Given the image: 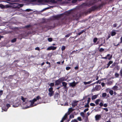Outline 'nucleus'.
I'll use <instances>...</instances> for the list:
<instances>
[{"label":"nucleus","instance_id":"nucleus-1","mask_svg":"<svg viewBox=\"0 0 122 122\" xmlns=\"http://www.w3.org/2000/svg\"><path fill=\"white\" fill-rule=\"evenodd\" d=\"M105 4L104 3L102 2L101 4H100L98 6H97L96 5L92 6L91 8L92 10L93 11H94L95 10H100L101 9V7H102Z\"/></svg>","mask_w":122,"mask_h":122},{"label":"nucleus","instance_id":"nucleus-2","mask_svg":"<svg viewBox=\"0 0 122 122\" xmlns=\"http://www.w3.org/2000/svg\"><path fill=\"white\" fill-rule=\"evenodd\" d=\"M65 15V13H64L59 15H56L53 16V18L54 19L56 20H58L59 18L61 17L63 15Z\"/></svg>","mask_w":122,"mask_h":122},{"label":"nucleus","instance_id":"nucleus-3","mask_svg":"<svg viewBox=\"0 0 122 122\" xmlns=\"http://www.w3.org/2000/svg\"><path fill=\"white\" fill-rule=\"evenodd\" d=\"M53 89V88L52 87H50L48 89V91L49 92L48 95L50 97L53 96L54 94V92Z\"/></svg>","mask_w":122,"mask_h":122},{"label":"nucleus","instance_id":"nucleus-4","mask_svg":"<svg viewBox=\"0 0 122 122\" xmlns=\"http://www.w3.org/2000/svg\"><path fill=\"white\" fill-rule=\"evenodd\" d=\"M101 0H94L93 2H90L89 3H87L86 5L87 6H91L93 5L95 3H96L98 1H101Z\"/></svg>","mask_w":122,"mask_h":122},{"label":"nucleus","instance_id":"nucleus-5","mask_svg":"<svg viewBox=\"0 0 122 122\" xmlns=\"http://www.w3.org/2000/svg\"><path fill=\"white\" fill-rule=\"evenodd\" d=\"M57 48L56 47L51 46L48 47L47 49V50H56Z\"/></svg>","mask_w":122,"mask_h":122},{"label":"nucleus","instance_id":"nucleus-6","mask_svg":"<svg viewBox=\"0 0 122 122\" xmlns=\"http://www.w3.org/2000/svg\"><path fill=\"white\" fill-rule=\"evenodd\" d=\"M101 86L100 85H97L95 87V88L94 89V90H95L97 91L100 90L101 89Z\"/></svg>","mask_w":122,"mask_h":122},{"label":"nucleus","instance_id":"nucleus-7","mask_svg":"<svg viewBox=\"0 0 122 122\" xmlns=\"http://www.w3.org/2000/svg\"><path fill=\"white\" fill-rule=\"evenodd\" d=\"M95 120L97 121H98L100 120L101 117L100 115L97 114L95 116Z\"/></svg>","mask_w":122,"mask_h":122},{"label":"nucleus","instance_id":"nucleus-8","mask_svg":"<svg viewBox=\"0 0 122 122\" xmlns=\"http://www.w3.org/2000/svg\"><path fill=\"white\" fill-rule=\"evenodd\" d=\"M77 83V82L76 83L75 81H74L70 83L69 85L70 86L73 87L75 86L76 85Z\"/></svg>","mask_w":122,"mask_h":122},{"label":"nucleus","instance_id":"nucleus-9","mask_svg":"<svg viewBox=\"0 0 122 122\" xmlns=\"http://www.w3.org/2000/svg\"><path fill=\"white\" fill-rule=\"evenodd\" d=\"M78 101H74L73 103L72 104V105L73 108L77 104Z\"/></svg>","mask_w":122,"mask_h":122},{"label":"nucleus","instance_id":"nucleus-10","mask_svg":"<svg viewBox=\"0 0 122 122\" xmlns=\"http://www.w3.org/2000/svg\"><path fill=\"white\" fill-rule=\"evenodd\" d=\"M39 99H41V98L39 96H38L36 97V98H34L32 100L35 102L37 100H39Z\"/></svg>","mask_w":122,"mask_h":122},{"label":"nucleus","instance_id":"nucleus-11","mask_svg":"<svg viewBox=\"0 0 122 122\" xmlns=\"http://www.w3.org/2000/svg\"><path fill=\"white\" fill-rule=\"evenodd\" d=\"M61 82L59 79L55 81V85L56 86H58L61 83Z\"/></svg>","mask_w":122,"mask_h":122},{"label":"nucleus","instance_id":"nucleus-12","mask_svg":"<svg viewBox=\"0 0 122 122\" xmlns=\"http://www.w3.org/2000/svg\"><path fill=\"white\" fill-rule=\"evenodd\" d=\"M62 86H64V88H66V86L67 85V83L65 82H62Z\"/></svg>","mask_w":122,"mask_h":122},{"label":"nucleus","instance_id":"nucleus-13","mask_svg":"<svg viewBox=\"0 0 122 122\" xmlns=\"http://www.w3.org/2000/svg\"><path fill=\"white\" fill-rule=\"evenodd\" d=\"M60 80L61 82L63 81H66V79L65 78V77H61L59 79Z\"/></svg>","mask_w":122,"mask_h":122},{"label":"nucleus","instance_id":"nucleus-14","mask_svg":"<svg viewBox=\"0 0 122 122\" xmlns=\"http://www.w3.org/2000/svg\"><path fill=\"white\" fill-rule=\"evenodd\" d=\"M86 31V29H84V30H83L81 31L80 32H79V33H78L77 34V35H78L80 36L81 34L83 33L84 32H85Z\"/></svg>","mask_w":122,"mask_h":122},{"label":"nucleus","instance_id":"nucleus-15","mask_svg":"<svg viewBox=\"0 0 122 122\" xmlns=\"http://www.w3.org/2000/svg\"><path fill=\"white\" fill-rule=\"evenodd\" d=\"M6 106L7 107V108L4 109V107L3 108L4 110L5 111H6L9 108L10 106V104H7L6 105Z\"/></svg>","mask_w":122,"mask_h":122},{"label":"nucleus","instance_id":"nucleus-16","mask_svg":"<svg viewBox=\"0 0 122 122\" xmlns=\"http://www.w3.org/2000/svg\"><path fill=\"white\" fill-rule=\"evenodd\" d=\"M29 102H30V106L31 107L35 106L36 105V104L34 105H33V104H34V102L32 100H30Z\"/></svg>","mask_w":122,"mask_h":122},{"label":"nucleus","instance_id":"nucleus-17","mask_svg":"<svg viewBox=\"0 0 122 122\" xmlns=\"http://www.w3.org/2000/svg\"><path fill=\"white\" fill-rule=\"evenodd\" d=\"M92 82V80H91L88 82L84 81L83 83L85 85H86L90 84Z\"/></svg>","mask_w":122,"mask_h":122},{"label":"nucleus","instance_id":"nucleus-18","mask_svg":"<svg viewBox=\"0 0 122 122\" xmlns=\"http://www.w3.org/2000/svg\"><path fill=\"white\" fill-rule=\"evenodd\" d=\"M112 55L108 54L107 55V59L109 60H110L112 58Z\"/></svg>","mask_w":122,"mask_h":122},{"label":"nucleus","instance_id":"nucleus-19","mask_svg":"<svg viewBox=\"0 0 122 122\" xmlns=\"http://www.w3.org/2000/svg\"><path fill=\"white\" fill-rule=\"evenodd\" d=\"M116 34V33L114 30H113L111 32V36H113L115 35Z\"/></svg>","mask_w":122,"mask_h":122},{"label":"nucleus","instance_id":"nucleus-20","mask_svg":"<svg viewBox=\"0 0 122 122\" xmlns=\"http://www.w3.org/2000/svg\"><path fill=\"white\" fill-rule=\"evenodd\" d=\"M100 101V99H99L96 100L95 101V103L97 105H98L99 104V102Z\"/></svg>","mask_w":122,"mask_h":122},{"label":"nucleus","instance_id":"nucleus-21","mask_svg":"<svg viewBox=\"0 0 122 122\" xmlns=\"http://www.w3.org/2000/svg\"><path fill=\"white\" fill-rule=\"evenodd\" d=\"M97 96L96 95H95L92 96V99L93 100L95 99L97 97Z\"/></svg>","mask_w":122,"mask_h":122},{"label":"nucleus","instance_id":"nucleus-22","mask_svg":"<svg viewBox=\"0 0 122 122\" xmlns=\"http://www.w3.org/2000/svg\"><path fill=\"white\" fill-rule=\"evenodd\" d=\"M113 62V61H110L107 64V68L108 67L110 64H112Z\"/></svg>","mask_w":122,"mask_h":122},{"label":"nucleus","instance_id":"nucleus-23","mask_svg":"<svg viewBox=\"0 0 122 122\" xmlns=\"http://www.w3.org/2000/svg\"><path fill=\"white\" fill-rule=\"evenodd\" d=\"M118 88L117 86H115L113 87L112 89L114 90H117Z\"/></svg>","mask_w":122,"mask_h":122},{"label":"nucleus","instance_id":"nucleus-24","mask_svg":"<svg viewBox=\"0 0 122 122\" xmlns=\"http://www.w3.org/2000/svg\"><path fill=\"white\" fill-rule=\"evenodd\" d=\"M78 15H79L78 16V17H80L81 15V14L80 13H78L76 15V16H75V17H78ZM73 16L74 17H75V16Z\"/></svg>","mask_w":122,"mask_h":122},{"label":"nucleus","instance_id":"nucleus-25","mask_svg":"<svg viewBox=\"0 0 122 122\" xmlns=\"http://www.w3.org/2000/svg\"><path fill=\"white\" fill-rule=\"evenodd\" d=\"M55 0H50L51 2L52 3H57V1H56Z\"/></svg>","mask_w":122,"mask_h":122},{"label":"nucleus","instance_id":"nucleus-26","mask_svg":"<svg viewBox=\"0 0 122 122\" xmlns=\"http://www.w3.org/2000/svg\"><path fill=\"white\" fill-rule=\"evenodd\" d=\"M73 110L74 109H72V108H70L68 109V111L71 113Z\"/></svg>","mask_w":122,"mask_h":122},{"label":"nucleus","instance_id":"nucleus-27","mask_svg":"<svg viewBox=\"0 0 122 122\" xmlns=\"http://www.w3.org/2000/svg\"><path fill=\"white\" fill-rule=\"evenodd\" d=\"M16 38H14L11 40V42L12 43H14L16 42Z\"/></svg>","mask_w":122,"mask_h":122},{"label":"nucleus","instance_id":"nucleus-28","mask_svg":"<svg viewBox=\"0 0 122 122\" xmlns=\"http://www.w3.org/2000/svg\"><path fill=\"white\" fill-rule=\"evenodd\" d=\"M49 85L51 87H52L54 86V84L53 83H51Z\"/></svg>","mask_w":122,"mask_h":122},{"label":"nucleus","instance_id":"nucleus-29","mask_svg":"<svg viewBox=\"0 0 122 122\" xmlns=\"http://www.w3.org/2000/svg\"><path fill=\"white\" fill-rule=\"evenodd\" d=\"M97 40V38H95L93 39V42L94 43H96Z\"/></svg>","mask_w":122,"mask_h":122},{"label":"nucleus","instance_id":"nucleus-30","mask_svg":"<svg viewBox=\"0 0 122 122\" xmlns=\"http://www.w3.org/2000/svg\"><path fill=\"white\" fill-rule=\"evenodd\" d=\"M21 99L23 102H25L26 99H25L22 96L21 97Z\"/></svg>","mask_w":122,"mask_h":122},{"label":"nucleus","instance_id":"nucleus-31","mask_svg":"<svg viewBox=\"0 0 122 122\" xmlns=\"http://www.w3.org/2000/svg\"><path fill=\"white\" fill-rule=\"evenodd\" d=\"M13 75H10L9 76L8 78L9 79H13Z\"/></svg>","mask_w":122,"mask_h":122},{"label":"nucleus","instance_id":"nucleus-32","mask_svg":"<svg viewBox=\"0 0 122 122\" xmlns=\"http://www.w3.org/2000/svg\"><path fill=\"white\" fill-rule=\"evenodd\" d=\"M89 104L87 103L86 104V105H85L84 106V107H86H86L89 108Z\"/></svg>","mask_w":122,"mask_h":122},{"label":"nucleus","instance_id":"nucleus-33","mask_svg":"<svg viewBox=\"0 0 122 122\" xmlns=\"http://www.w3.org/2000/svg\"><path fill=\"white\" fill-rule=\"evenodd\" d=\"M65 49V47L64 46H63L61 48V49L62 51H64Z\"/></svg>","mask_w":122,"mask_h":122},{"label":"nucleus","instance_id":"nucleus-34","mask_svg":"<svg viewBox=\"0 0 122 122\" xmlns=\"http://www.w3.org/2000/svg\"><path fill=\"white\" fill-rule=\"evenodd\" d=\"M119 75V74L117 73H115V76L116 77H118Z\"/></svg>","mask_w":122,"mask_h":122},{"label":"nucleus","instance_id":"nucleus-35","mask_svg":"<svg viewBox=\"0 0 122 122\" xmlns=\"http://www.w3.org/2000/svg\"><path fill=\"white\" fill-rule=\"evenodd\" d=\"M74 116L73 114L71 115L70 116V119L74 118Z\"/></svg>","mask_w":122,"mask_h":122},{"label":"nucleus","instance_id":"nucleus-36","mask_svg":"<svg viewBox=\"0 0 122 122\" xmlns=\"http://www.w3.org/2000/svg\"><path fill=\"white\" fill-rule=\"evenodd\" d=\"M71 122H78L77 120L76 119H73Z\"/></svg>","mask_w":122,"mask_h":122},{"label":"nucleus","instance_id":"nucleus-37","mask_svg":"<svg viewBox=\"0 0 122 122\" xmlns=\"http://www.w3.org/2000/svg\"><path fill=\"white\" fill-rule=\"evenodd\" d=\"M109 93L111 95H112L113 94V91L111 90L109 91Z\"/></svg>","mask_w":122,"mask_h":122},{"label":"nucleus","instance_id":"nucleus-38","mask_svg":"<svg viewBox=\"0 0 122 122\" xmlns=\"http://www.w3.org/2000/svg\"><path fill=\"white\" fill-rule=\"evenodd\" d=\"M77 0H73L72 1V3H76L77 1Z\"/></svg>","mask_w":122,"mask_h":122},{"label":"nucleus","instance_id":"nucleus-39","mask_svg":"<svg viewBox=\"0 0 122 122\" xmlns=\"http://www.w3.org/2000/svg\"><path fill=\"white\" fill-rule=\"evenodd\" d=\"M93 11L90 8L89 9L88 11L87 12H89V13H91L92 11Z\"/></svg>","mask_w":122,"mask_h":122},{"label":"nucleus","instance_id":"nucleus-40","mask_svg":"<svg viewBox=\"0 0 122 122\" xmlns=\"http://www.w3.org/2000/svg\"><path fill=\"white\" fill-rule=\"evenodd\" d=\"M90 105L91 106H92L93 107H95V104L92 103H91L90 104Z\"/></svg>","mask_w":122,"mask_h":122},{"label":"nucleus","instance_id":"nucleus-41","mask_svg":"<svg viewBox=\"0 0 122 122\" xmlns=\"http://www.w3.org/2000/svg\"><path fill=\"white\" fill-rule=\"evenodd\" d=\"M104 50V49L102 48H101L99 50V51L100 52H102V51H103Z\"/></svg>","mask_w":122,"mask_h":122},{"label":"nucleus","instance_id":"nucleus-42","mask_svg":"<svg viewBox=\"0 0 122 122\" xmlns=\"http://www.w3.org/2000/svg\"><path fill=\"white\" fill-rule=\"evenodd\" d=\"M101 80H98L97 81V82H95V83H97V84L98 83H99V84H100L101 83Z\"/></svg>","mask_w":122,"mask_h":122},{"label":"nucleus","instance_id":"nucleus-43","mask_svg":"<svg viewBox=\"0 0 122 122\" xmlns=\"http://www.w3.org/2000/svg\"><path fill=\"white\" fill-rule=\"evenodd\" d=\"M77 119L79 121H82L81 118L80 117H78L77 118Z\"/></svg>","mask_w":122,"mask_h":122},{"label":"nucleus","instance_id":"nucleus-44","mask_svg":"<svg viewBox=\"0 0 122 122\" xmlns=\"http://www.w3.org/2000/svg\"><path fill=\"white\" fill-rule=\"evenodd\" d=\"M91 100V98L90 97H89L88 98V100L87 101V103L89 104Z\"/></svg>","mask_w":122,"mask_h":122},{"label":"nucleus","instance_id":"nucleus-45","mask_svg":"<svg viewBox=\"0 0 122 122\" xmlns=\"http://www.w3.org/2000/svg\"><path fill=\"white\" fill-rule=\"evenodd\" d=\"M48 40L49 42H51L52 41V39L51 38H48Z\"/></svg>","mask_w":122,"mask_h":122},{"label":"nucleus","instance_id":"nucleus-46","mask_svg":"<svg viewBox=\"0 0 122 122\" xmlns=\"http://www.w3.org/2000/svg\"><path fill=\"white\" fill-rule=\"evenodd\" d=\"M107 95V94L106 93H102V96L103 97H105Z\"/></svg>","mask_w":122,"mask_h":122},{"label":"nucleus","instance_id":"nucleus-47","mask_svg":"<svg viewBox=\"0 0 122 122\" xmlns=\"http://www.w3.org/2000/svg\"><path fill=\"white\" fill-rule=\"evenodd\" d=\"M71 68L70 67L67 66V67H66V69L67 70H69L70 69H71Z\"/></svg>","mask_w":122,"mask_h":122},{"label":"nucleus","instance_id":"nucleus-48","mask_svg":"<svg viewBox=\"0 0 122 122\" xmlns=\"http://www.w3.org/2000/svg\"><path fill=\"white\" fill-rule=\"evenodd\" d=\"M3 93V91L2 90L0 91V97L2 95Z\"/></svg>","mask_w":122,"mask_h":122},{"label":"nucleus","instance_id":"nucleus-49","mask_svg":"<svg viewBox=\"0 0 122 122\" xmlns=\"http://www.w3.org/2000/svg\"><path fill=\"white\" fill-rule=\"evenodd\" d=\"M31 25H25V27L26 28H28L30 27H31Z\"/></svg>","mask_w":122,"mask_h":122},{"label":"nucleus","instance_id":"nucleus-50","mask_svg":"<svg viewBox=\"0 0 122 122\" xmlns=\"http://www.w3.org/2000/svg\"><path fill=\"white\" fill-rule=\"evenodd\" d=\"M89 110V109L88 108H87L85 109L83 112H86V111H88Z\"/></svg>","mask_w":122,"mask_h":122},{"label":"nucleus","instance_id":"nucleus-51","mask_svg":"<svg viewBox=\"0 0 122 122\" xmlns=\"http://www.w3.org/2000/svg\"><path fill=\"white\" fill-rule=\"evenodd\" d=\"M46 63L47 64H48L49 67H50L51 66L50 63V62L47 61L46 62Z\"/></svg>","mask_w":122,"mask_h":122},{"label":"nucleus","instance_id":"nucleus-52","mask_svg":"<svg viewBox=\"0 0 122 122\" xmlns=\"http://www.w3.org/2000/svg\"><path fill=\"white\" fill-rule=\"evenodd\" d=\"M32 10H31V9H27L26 10V11H28V12H29L30 11H31Z\"/></svg>","mask_w":122,"mask_h":122},{"label":"nucleus","instance_id":"nucleus-53","mask_svg":"<svg viewBox=\"0 0 122 122\" xmlns=\"http://www.w3.org/2000/svg\"><path fill=\"white\" fill-rule=\"evenodd\" d=\"M80 115L82 117L84 116V113L83 112H81L80 113Z\"/></svg>","mask_w":122,"mask_h":122},{"label":"nucleus","instance_id":"nucleus-54","mask_svg":"<svg viewBox=\"0 0 122 122\" xmlns=\"http://www.w3.org/2000/svg\"><path fill=\"white\" fill-rule=\"evenodd\" d=\"M43 1V0H38L37 2L39 3H42Z\"/></svg>","mask_w":122,"mask_h":122},{"label":"nucleus","instance_id":"nucleus-55","mask_svg":"<svg viewBox=\"0 0 122 122\" xmlns=\"http://www.w3.org/2000/svg\"><path fill=\"white\" fill-rule=\"evenodd\" d=\"M70 11H67L66 12V13L67 14L69 15L70 14Z\"/></svg>","mask_w":122,"mask_h":122},{"label":"nucleus","instance_id":"nucleus-56","mask_svg":"<svg viewBox=\"0 0 122 122\" xmlns=\"http://www.w3.org/2000/svg\"><path fill=\"white\" fill-rule=\"evenodd\" d=\"M35 49L36 50H37L38 51L40 50V48L38 47H36Z\"/></svg>","mask_w":122,"mask_h":122},{"label":"nucleus","instance_id":"nucleus-57","mask_svg":"<svg viewBox=\"0 0 122 122\" xmlns=\"http://www.w3.org/2000/svg\"><path fill=\"white\" fill-rule=\"evenodd\" d=\"M58 95L59 94L58 93H56V94H55V97H58Z\"/></svg>","mask_w":122,"mask_h":122},{"label":"nucleus","instance_id":"nucleus-58","mask_svg":"<svg viewBox=\"0 0 122 122\" xmlns=\"http://www.w3.org/2000/svg\"><path fill=\"white\" fill-rule=\"evenodd\" d=\"M71 34H70V35ZM70 35V34H67L66 36L65 37H69Z\"/></svg>","mask_w":122,"mask_h":122},{"label":"nucleus","instance_id":"nucleus-59","mask_svg":"<svg viewBox=\"0 0 122 122\" xmlns=\"http://www.w3.org/2000/svg\"><path fill=\"white\" fill-rule=\"evenodd\" d=\"M44 1L46 2H51L50 0H45Z\"/></svg>","mask_w":122,"mask_h":122},{"label":"nucleus","instance_id":"nucleus-60","mask_svg":"<svg viewBox=\"0 0 122 122\" xmlns=\"http://www.w3.org/2000/svg\"><path fill=\"white\" fill-rule=\"evenodd\" d=\"M99 105L101 106H103V104L102 102H101L99 104Z\"/></svg>","mask_w":122,"mask_h":122},{"label":"nucleus","instance_id":"nucleus-61","mask_svg":"<svg viewBox=\"0 0 122 122\" xmlns=\"http://www.w3.org/2000/svg\"><path fill=\"white\" fill-rule=\"evenodd\" d=\"M79 67L78 66H76L75 67V70H77L78 69Z\"/></svg>","mask_w":122,"mask_h":122},{"label":"nucleus","instance_id":"nucleus-62","mask_svg":"<svg viewBox=\"0 0 122 122\" xmlns=\"http://www.w3.org/2000/svg\"><path fill=\"white\" fill-rule=\"evenodd\" d=\"M101 84L103 87H104L105 85L104 83L103 82Z\"/></svg>","mask_w":122,"mask_h":122},{"label":"nucleus","instance_id":"nucleus-63","mask_svg":"<svg viewBox=\"0 0 122 122\" xmlns=\"http://www.w3.org/2000/svg\"><path fill=\"white\" fill-rule=\"evenodd\" d=\"M96 80H97L99 78V77L97 76L96 77H95Z\"/></svg>","mask_w":122,"mask_h":122},{"label":"nucleus","instance_id":"nucleus-64","mask_svg":"<svg viewBox=\"0 0 122 122\" xmlns=\"http://www.w3.org/2000/svg\"><path fill=\"white\" fill-rule=\"evenodd\" d=\"M37 1V0H31L30 1L31 2H35Z\"/></svg>","mask_w":122,"mask_h":122}]
</instances>
